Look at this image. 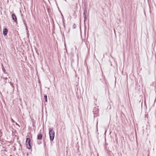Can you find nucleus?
<instances>
[{"label": "nucleus", "instance_id": "f257e3e1", "mask_svg": "<svg viewBox=\"0 0 156 156\" xmlns=\"http://www.w3.org/2000/svg\"><path fill=\"white\" fill-rule=\"evenodd\" d=\"M49 134L50 140L51 141H53L55 137V131L52 128H49Z\"/></svg>", "mask_w": 156, "mask_h": 156}, {"label": "nucleus", "instance_id": "f03ea898", "mask_svg": "<svg viewBox=\"0 0 156 156\" xmlns=\"http://www.w3.org/2000/svg\"><path fill=\"white\" fill-rule=\"evenodd\" d=\"M30 141L31 140L30 138H27L26 139V145L27 148L28 149H31Z\"/></svg>", "mask_w": 156, "mask_h": 156}, {"label": "nucleus", "instance_id": "7ed1b4c3", "mask_svg": "<svg viewBox=\"0 0 156 156\" xmlns=\"http://www.w3.org/2000/svg\"><path fill=\"white\" fill-rule=\"evenodd\" d=\"M87 6L86 5H83V14L84 16H86V14L87 13Z\"/></svg>", "mask_w": 156, "mask_h": 156}, {"label": "nucleus", "instance_id": "20e7f679", "mask_svg": "<svg viewBox=\"0 0 156 156\" xmlns=\"http://www.w3.org/2000/svg\"><path fill=\"white\" fill-rule=\"evenodd\" d=\"M12 19L14 20V21L17 23V20L16 17L14 13H12Z\"/></svg>", "mask_w": 156, "mask_h": 156}, {"label": "nucleus", "instance_id": "39448f33", "mask_svg": "<svg viewBox=\"0 0 156 156\" xmlns=\"http://www.w3.org/2000/svg\"><path fill=\"white\" fill-rule=\"evenodd\" d=\"M8 32V29L6 28H4L3 31V34L5 36L7 34Z\"/></svg>", "mask_w": 156, "mask_h": 156}, {"label": "nucleus", "instance_id": "423d86ee", "mask_svg": "<svg viewBox=\"0 0 156 156\" xmlns=\"http://www.w3.org/2000/svg\"><path fill=\"white\" fill-rule=\"evenodd\" d=\"M42 135L41 134H38L37 136V139L38 140H41L42 138Z\"/></svg>", "mask_w": 156, "mask_h": 156}, {"label": "nucleus", "instance_id": "0eeeda50", "mask_svg": "<svg viewBox=\"0 0 156 156\" xmlns=\"http://www.w3.org/2000/svg\"><path fill=\"white\" fill-rule=\"evenodd\" d=\"M1 66H2V69L3 72L5 74H7V73L6 72V70H5V68L3 66V65L2 64L1 65Z\"/></svg>", "mask_w": 156, "mask_h": 156}, {"label": "nucleus", "instance_id": "6e6552de", "mask_svg": "<svg viewBox=\"0 0 156 156\" xmlns=\"http://www.w3.org/2000/svg\"><path fill=\"white\" fill-rule=\"evenodd\" d=\"M61 16H62V21L63 22V25H64V27H65V23H64L65 20L64 19V17H63V16L62 14V13H61Z\"/></svg>", "mask_w": 156, "mask_h": 156}, {"label": "nucleus", "instance_id": "1a4fd4ad", "mask_svg": "<svg viewBox=\"0 0 156 156\" xmlns=\"http://www.w3.org/2000/svg\"><path fill=\"white\" fill-rule=\"evenodd\" d=\"M44 98L45 99V101L46 102L47 101V96L46 95L44 96Z\"/></svg>", "mask_w": 156, "mask_h": 156}, {"label": "nucleus", "instance_id": "9d476101", "mask_svg": "<svg viewBox=\"0 0 156 156\" xmlns=\"http://www.w3.org/2000/svg\"><path fill=\"white\" fill-rule=\"evenodd\" d=\"M37 143L38 145H40L42 144V142L39 140L37 141Z\"/></svg>", "mask_w": 156, "mask_h": 156}, {"label": "nucleus", "instance_id": "9b49d317", "mask_svg": "<svg viewBox=\"0 0 156 156\" xmlns=\"http://www.w3.org/2000/svg\"><path fill=\"white\" fill-rule=\"evenodd\" d=\"M84 22H85V21L87 20V16H84Z\"/></svg>", "mask_w": 156, "mask_h": 156}, {"label": "nucleus", "instance_id": "f8f14e48", "mask_svg": "<svg viewBox=\"0 0 156 156\" xmlns=\"http://www.w3.org/2000/svg\"><path fill=\"white\" fill-rule=\"evenodd\" d=\"M76 27V25L75 24H74L73 27V29H75Z\"/></svg>", "mask_w": 156, "mask_h": 156}, {"label": "nucleus", "instance_id": "ddd939ff", "mask_svg": "<svg viewBox=\"0 0 156 156\" xmlns=\"http://www.w3.org/2000/svg\"><path fill=\"white\" fill-rule=\"evenodd\" d=\"M44 146L45 147L46 145V144L45 142L44 141Z\"/></svg>", "mask_w": 156, "mask_h": 156}, {"label": "nucleus", "instance_id": "4468645a", "mask_svg": "<svg viewBox=\"0 0 156 156\" xmlns=\"http://www.w3.org/2000/svg\"><path fill=\"white\" fill-rule=\"evenodd\" d=\"M3 79L5 80H6L7 79V77L3 78Z\"/></svg>", "mask_w": 156, "mask_h": 156}, {"label": "nucleus", "instance_id": "2eb2a0df", "mask_svg": "<svg viewBox=\"0 0 156 156\" xmlns=\"http://www.w3.org/2000/svg\"><path fill=\"white\" fill-rule=\"evenodd\" d=\"M24 24L25 25L26 27H27V24H26V23L25 22H24Z\"/></svg>", "mask_w": 156, "mask_h": 156}, {"label": "nucleus", "instance_id": "dca6fc26", "mask_svg": "<svg viewBox=\"0 0 156 156\" xmlns=\"http://www.w3.org/2000/svg\"><path fill=\"white\" fill-rule=\"evenodd\" d=\"M105 82L106 85L107 86L108 83L107 82H106L105 81Z\"/></svg>", "mask_w": 156, "mask_h": 156}, {"label": "nucleus", "instance_id": "f3484780", "mask_svg": "<svg viewBox=\"0 0 156 156\" xmlns=\"http://www.w3.org/2000/svg\"><path fill=\"white\" fill-rule=\"evenodd\" d=\"M16 124L17 125L19 126V125L16 122Z\"/></svg>", "mask_w": 156, "mask_h": 156}, {"label": "nucleus", "instance_id": "a211bd4d", "mask_svg": "<svg viewBox=\"0 0 156 156\" xmlns=\"http://www.w3.org/2000/svg\"><path fill=\"white\" fill-rule=\"evenodd\" d=\"M12 121L13 122H14V120H13V119H12Z\"/></svg>", "mask_w": 156, "mask_h": 156}, {"label": "nucleus", "instance_id": "6ab92c4d", "mask_svg": "<svg viewBox=\"0 0 156 156\" xmlns=\"http://www.w3.org/2000/svg\"><path fill=\"white\" fill-rule=\"evenodd\" d=\"M103 77H104V79H105V76H104Z\"/></svg>", "mask_w": 156, "mask_h": 156}]
</instances>
